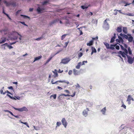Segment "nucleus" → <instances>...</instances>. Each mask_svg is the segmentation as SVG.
I'll use <instances>...</instances> for the list:
<instances>
[{"label":"nucleus","instance_id":"f257e3e1","mask_svg":"<svg viewBox=\"0 0 134 134\" xmlns=\"http://www.w3.org/2000/svg\"><path fill=\"white\" fill-rule=\"evenodd\" d=\"M124 37L128 40L129 42H131L133 41V37L131 35L128 34L127 35H124Z\"/></svg>","mask_w":134,"mask_h":134},{"label":"nucleus","instance_id":"f03ea898","mask_svg":"<svg viewBox=\"0 0 134 134\" xmlns=\"http://www.w3.org/2000/svg\"><path fill=\"white\" fill-rule=\"evenodd\" d=\"M14 108L15 110H17L19 111H28V109L25 107L20 108H17L15 107Z\"/></svg>","mask_w":134,"mask_h":134},{"label":"nucleus","instance_id":"7ed1b4c3","mask_svg":"<svg viewBox=\"0 0 134 134\" xmlns=\"http://www.w3.org/2000/svg\"><path fill=\"white\" fill-rule=\"evenodd\" d=\"M4 3L7 6H8L11 5H12L13 6H15L16 5L15 3L12 2L11 3L10 2H8L5 1H3Z\"/></svg>","mask_w":134,"mask_h":134},{"label":"nucleus","instance_id":"20e7f679","mask_svg":"<svg viewBox=\"0 0 134 134\" xmlns=\"http://www.w3.org/2000/svg\"><path fill=\"white\" fill-rule=\"evenodd\" d=\"M70 60V59L69 58H65L62 60L61 63L64 64H66Z\"/></svg>","mask_w":134,"mask_h":134},{"label":"nucleus","instance_id":"39448f33","mask_svg":"<svg viewBox=\"0 0 134 134\" xmlns=\"http://www.w3.org/2000/svg\"><path fill=\"white\" fill-rule=\"evenodd\" d=\"M131 100H132L133 101H134V99L132 98L131 95H129L128 96L127 98V101L128 102V104H131Z\"/></svg>","mask_w":134,"mask_h":134},{"label":"nucleus","instance_id":"423d86ee","mask_svg":"<svg viewBox=\"0 0 134 134\" xmlns=\"http://www.w3.org/2000/svg\"><path fill=\"white\" fill-rule=\"evenodd\" d=\"M62 124L64 125L65 127L66 128L67 125L68 123L64 118H63L62 120Z\"/></svg>","mask_w":134,"mask_h":134},{"label":"nucleus","instance_id":"0eeeda50","mask_svg":"<svg viewBox=\"0 0 134 134\" xmlns=\"http://www.w3.org/2000/svg\"><path fill=\"white\" fill-rule=\"evenodd\" d=\"M75 93H76L75 92L72 95H70L68 94H62L60 95V96H59V97H62L63 96H71L72 97H74L75 95Z\"/></svg>","mask_w":134,"mask_h":134},{"label":"nucleus","instance_id":"6e6552de","mask_svg":"<svg viewBox=\"0 0 134 134\" xmlns=\"http://www.w3.org/2000/svg\"><path fill=\"white\" fill-rule=\"evenodd\" d=\"M128 59V62L130 64H132L133 63V60L132 57L128 55H127Z\"/></svg>","mask_w":134,"mask_h":134},{"label":"nucleus","instance_id":"1a4fd4ad","mask_svg":"<svg viewBox=\"0 0 134 134\" xmlns=\"http://www.w3.org/2000/svg\"><path fill=\"white\" fill-rule=\"evenodd\" d=\"M61 82V83H63V82L65 83H67L68 84H69V82H68V81H66L65 80H64V81L60 80V81H57L56 82H53V80H52L51 81V82L53 84H55V83H57V82Z\"/></svg>","mask_w":134,"mask_h":134},{"label":"nucleus","instance_id":"9d476101","mask_svg":"<svg viewBox=\"0 0 134 134\" xmlns=\"http://www.w3.org/2000/svg\"><path fill=\"white\" fill-rule=\"evenodd\" d=\"M7 96L9 97L10 99L14 100H16L17 99H19L20 98L19 97H15L11 96L10 95L8 94H7Z\"/></svg>","mask_w":134,"mask_h":134},{"label":"nucleus","instance_id":"9b49d317","mask_svg":"<svg viewBox=\"0 0 134 134\" xmlns=\"http://www.w3.org/2000/svg\"><path fill=\"white\" fill-rule=\"evenodd\" d=\"M118 53L121 54L122 57L124 58H125L126 56V55L127 56V55H128L127 54L125 53L124 52H122L121 51H119Z\"/></svg>","mask_w":134,"mask_h":134},{"label":"nucleus","instance_id":"f8f14e48","mask_svg":"<svg viewBox=\"0 0 134 134\" xmlns=\"http://www.w3.org/2000/svg\"><path fill=\"white\" fill-rule=\"evenodd\" d=\"M44 8H41L40 7H38L37 9V11L38 13H40L42 12V11L44 10Z\"/></svg>","mask_w":134,"mask_h":134},{"label":"nucleus","instance_id":"ddd939ff","mask_svg":"<svg viewBox=\"0 0 134 134\" xmlns=\"http://www.w3.org/2000/svg\"><path fill=\"white\" fill-rule=\"evenodd\" d=\"M73 74L75 75H78L79 74V71L75 69H73Z\"/></svg>","mask_w":134,"mask_h":134},{"label":"nucleus","instance_id":"4468645a","mask_svg":"<svg viewBox=\"0 0 134 134\" xmlns=\"http://www.w3.org/2000/svg\"><path fill=\"white\" fill-rule=\"evenodd\" d=\"M44 37L45 36H44V35H42L40 37L35 39V40H36L40 41L41 40L43 39Z\"/></svg>","mask_w":134,"mask_h":134},{"label":"nucleus","instance_id":"2eb2a0df","mask_svg":"<svg viewBox=\"0 0 134 134\" xmlns=\"http://www.w3.org/2000/svg\"><path fill=\"white\" fill-rule=\"evenodd\" d=\"M106 107H104L101 110V111L102 112L103 115H105V113L106 111Z\"/></svg>","mask_w":134,"mask_h":134},{"label":"nucleus","instance_id":"dca6fc26","mask_svg":"<svg viewBox=\"0 0 134 134\" xmlns=\"http://www.w3.org/2000/svg\"><path fill=\"white\" fill-rule=\"evenodd\" d=\"M93 41L92 40H91L90 41L89 43H87V46H91L93 44Z\"/></svg>","mask_w":134,"mask_h":134},{"label":"nucleus","instance_id":"f3484780","mask_svg":"<svg viewBox=\"0 0 134 134\" xmlns=\"http://www.w3.org/2000/svg\"><path fill=\"white\" fill-rule=\"evenodd\" d=\"M81 65H82L81 62H80L78 63V64L76 66L75 68L77 69H79Z\"/></svg>","mask_w":134,"mask_h":134},{"label":"nucleus","instance_id":"a211bd4d","mask_svg":"<svg viewBox=\"0 0 134 134\" xmlns=\"http://www.w3.org/2000/svg\"><path fill=\"white\" fill-rule=\"evenodd\" d=\"M115 35H116V34L115 33L114 34V36L111 39V41H110V43H112L113 42L115 41Z\"/></svg>","mask_w":134,"mask_h":134},{"label":"nucleus","instance_id":"6ab92c4d","mask_svg":"<svg viewBox=\"0 0 134 134\" xmlns=\"http://www.w3.org/2000/svg\"><path fill=\"white\" fill-rule=\"evenodd\" d=\"M1 39L2 40V41H1V43H4L5 42L6 40V38L5 37H3L1 38Z\"/></svg>","mask_w":134,"mask_h":134},{"label":"nucleus","instance_id":"aec40b11","mask_svg":"<svg viewBox=\"0 0 134 134\" xmlns=\"http://www.w3.org/2000/svg\"><path fill=\"white\" fill-rule=\"evenodd\" d=\"M110 46H111L110 47L109 49L113 50L115 49L114 47H115L116 46V44H115L114 45L111 44Z\"/></svg>","mask_w":134,"mask_h":134},{"label":"nucleus","instance_id":"412c9836","mask_svg":"<svg viewBox=\"0 0 134 134\" xmlns=\"http://www.w3.org/2000/svg\"><path fill=\"white\" fill-rule=\"evenodd\" d=\"M122 31L125 34H127V30L126 27H123Z\"/></svg>","mask_w":134,"mask_h":134},{"label":"nucleus","instance_id":"4be33fe9","mask_svg":"<svg viewBox=\"0 0 134 134\" xmlns=\"http://www.w3.org/2000/svg\"><path fill=\"white\" fill-rule=\"evenodd\" d=\"M104 44L106 46V48L107 49H109L110 47L109 44V43L106 42L104 43Z\"/></svg>","mask_w":134,"mask_h":134},{"label":"nucleus","instance_id":"5701e85b","mask_svg":"<svg viewBox=\"0 0 134 134\" xmlns=\"http://www.w3.org/2000/svg\"><path fill=\"white\" fill-rule=\"evenodd\" d=\"M117 31L119 32H120L122 31V28L121 27H119L117 28L116 30Z\"/></svg>","mask_w":134,"mask_h":134},{"label":"nucleus","instance_id":"b1692460","mask_svg":"<svg viewBox=\"0 0 134 134\" xmlns=\"http://www.w3.org/2000/svg\"><path fill=\"white\" fill-rule=\"evenodd\" d=\"M91 49L92 52L95 53H96L97 52L96 50V49L94 47H91Z\"/></svg>","mask_w":134,"mask_h":134},{"label":"nucleus","instance_id":"393cba45","mask_svg":"<svg viewBox=\"0 0 134 134\" xmlns=\"http://www.w3.org/2000/svg\"><path fill=\"white\" fill-rule=\"evenodd\" d=\"M118 38H119L120 42V43L121 42L123 43V42H124V40L120 36H119Z\"/></svg>","mask_w":134,"mask_h":134},{"label":"nucleus","instance_id":"a878e982","mask_svg":"<svg viewBox=\"0 0 134 134\" xmlns=\"http://www.w3.org/2000/svg\"><path fill=\"white\" fill-rule=\"evenodd\" d=\"M83 115L86 116L87 115V112L86 110H84L83 112Z\"/></svg>","mask_w":134,"mask_h":134},{"label":"nucleus","instance_id":"bb28decb","mask_svg":"<svg viewBox=\"0 0 134 134\" xmlns=\"http://www.w3.org/2000/svg\"><path fill=\"white\" fill-rule=\"evenodd\" d=\"M49 1V0H47L44 1L42 2V4L43 5H46V4L48 3Z\"/></svg>","mask_w":134,"mask_h":134},{"label":"nucleus","instance_id":"cd10ccee","mask_svg":"<svg viewBox=\"0 0 134 134\" xmlns=\"http://www.w3.org/2000/svg\"><path fill=\"white\" fill-rule=\"evenodd\" d=\"M57 21L56 20H54L50 22L49 23V25L50 26L51 25H52L54 24Z\"/></svg>","mask_w":134,"mask_h":134},{"label":"nucleus","instance_id":"c85d7f7f","mask_svg":"<svg viewBox=\"0 0 134 134\" xmlns=\"http://www.w3.org/2000/svg\"><path fill=\"white\" fill-rule=\"evenodd\" d=\"M20 121L21 123L24 124L25 125H26L27 127H28L29 128V125L28 124L27 122H22V121H21V120H20Z\"/></svg>","mask_w":134,"mask_h":134},{"label":"nucleus","instance_id":"c756f323","mask_svg":"<svg viewBox=\"0 0 134 134\" xmlns=\"http://www.w3.org/2000/svg\"><path fill=\"white\" fill-rule=\"evenodd\" d=\"M42 57V56H40L36 57L35 58L34 61L40 59Z\"/></svg>","mask_w":134,"mask_h":134},{"label":"nucleus","instance_id":"7c9ffc66","mask_svg":"<svg viewBox=\"0 0 134 134\" xmlns=\"http://www.w3.org/2000/svg\"><path fill=\"white\" fill-rule=\"evenodd\" d=\"M7 30V29H5L4 30H0V32L1 33H3V32H4V34H6V32Z\"/></svg>","mask_w":134,"mask_h":134},{"label":"nucleus","instance_id":"2f4dec72","mask_svg":"<svg viewBox=\"0 0 134 134\" xmlns=\"http://www.w3.org/2000/svg\"><path fill=\"white\" fill-rule=\"evenodd\" d=\"M67 34H64L62 36L61 39L62 40H63L65 38L66 36L67 35Z\"/></svg>","mask_w":134,"mask_h":134},{"label":"nucleus","instance_id":"473e14b6","mask_svg":"<svg viewBox=\"0 0 134 134\" xmlns=\"http://www.w3.org/2000/svg\"><path fill=\"white\" fill-rule=\"evenodd\" d=\"M78 55L79 58H80L83 55V53L82 52H80L78 53Z\"/></svg>","mask_w":134,"mask_h":134},{"label":"nucleus","instance_id":"72a5a7b5","mask_svg":"<svg viewBox=\"0 0 134 134\" xmlns=\"http://www.w3.org/2000/svg\"><path fill=\"white\" fill-rule=\"evenodd\" d=\"M128 50L129 54L131 55L132 54V52L130 48V47L128 48Z\"/></svg>","mask_w":134,"mask_h":134},{"label":"nucleus","instance_id":"f704fd0d","mask_svg":"<svg viewBox=\"0 0 134 134\" xmlns=\"http://www.w3.org/2000/svg\"><path fill=\"white\" fill-rule=\"evenodd\" d=\"M81 7L83 9H85L87 8L88 7H86L82 5L81 6Z\"/></svg>","mask_w":134,"mask_h":134},{"label":"nucleus","instance_id":"c9c22d12","mask_svg":"<svg viewBox=\"0 0 134 134\" xmlns=\"http://www.w3.org/2000/svg\"><path fill=\"white\" fill-rule=\"evenodd\" d=\"M56 124L57 126H59L61 124V123L60 122H57Z\"/></svg>","mask_w":134,"mask_h":134},{"label":"nucleus","instance_id":"e433bc0d","mask_svg":"<svg viewBox=\"0 0 134 134\" xmlns=\"http://www.w3.org/2000/svg\"><path fill=\"white\" fill-rule=\"evenodd\" d=\"M124 51V53H125L127 54H128V52L127 49L126 48H124L123 50Z\"/></svg>","mask_w":134,"mask_h":134},{"label":"nucleus","instance_id":"4c0bfd02","mask_svg":"<svg viewBox=\"0 0 134 134\" xmlns=\"http://www.w3.org/2000/svg\"><path fill=\"white\" fill-rule=\"evenodd\" d=\"M56 97V94H54L52 95L51 96V97H53L54 99H55Z\"/></svg>","mask_w":134,"mask_h":134},{"label":"nucleus","instance_id":"58836bf2","mask_svg":"<svg viewBox=\"0 0 134 134\" xmlns=\"http://www.w3.org/2000/svg\"><path fill=\"white\" fill-rule=\"evenodd\" d=\"M85 63H87V61H83L82 62V63H81V65H85Z\"/></svg>","mask_w":134,"mask_h":134},{"label":"nucleus","instance_id":"ea45409f","mask_svg":"<svg viewBox=\"0 0 134 134\" xmlns=\"http://www.w3.org/2000/svg\"><path fill=\"white\" fill-rule=\"evenodd\" d=\"M52 58V57H51L49 58L47 60V62H46V63H47L48 62H49V61Z\"/></svg>","mask_w":134,"mask_h":134},{"label":"nucleus","instance_id":"a19ab883","mask_svg":"<svg viewBox=\"0 0 134 134\" xmlns=\"http://www.w3.org/2000/svg\"><path fill=\"white\" fill-rule=\"evenodd\" d=\"M16 33H17V34L19 35V36H20V37L19 38V39L20 40H21V37H22V36H21L20 35V34H19V33H18V32H15Z\"/></svg>","mask_w":134,"mask_h":134},{"label":"nucleus","instance_id":"79ce46f5","mask_svg":"<svg viewBox=\"0 0 134 134\" xmlns=\"http://www.w3.org/2000/svg\"><path fill=\"white\" fill-rule=\"evenodd\" d=\"M69 43V41H68L67 42H66L65 43V46L64 47L66 48L67 46L68 43Z\"/></svg>","mask_w":134,"mask_h":134},{"label":"nucleus","instance_id":"37998d69","mask_svg":"<svg viewBox=\"0 0 134 134\" xmlns=\"http://www.w3.org/2000/svg\"><path fill=\"white\" fill-rule=\"evenodd\" d=\"M72 70H70L68 72V74L70 75L72 74Z\"/></svg>","mask_w":134,"mask_h":134},{"label":"nucleus","instance_id":"c03bdc74","mask_svg":"<svg viewBox=\"0 0 134 134\" xmlns=\"http://www.w3.org/2000/svg\"><path fill=\"white\" fill-rule=\"evenodd\" d=\"M20 22V23H21L22 24L24 25L25 26H28L27 25V24H26L25 23V22Z\"/></svg>","mask_w":134,"mask_h":134},{"label":"nucleus","instance_id":"a18cd8bd","mask_svg":"<svg viewBox=\"0 0 134 134\" xmlns=\"http://www.w3.org/2000/svg\"><path fill=\"white\" fill-rule=\"evenodd\" d=\"M116 49L117 50H119L120 49V47L119 46L116 45V46L115 47Z\"/></svg>","mask_w":134,"mask_h":134},{"label":"nucleus","instance_id":"49530a36","mask_svg":"<svg viewBox=\"0 0 134 134\" xmlns=\"http://www.w3.org/2000/svg\"><path fill=\"white\" fill-rule=\"evenodd\" d=\"M8 88L9 89H11V90H13V88L12 86H9V87H8Z\"/></svg>","mask_w":134,"mask_h":134},{"label":"nucleus","instance_id":"de8ad7c7","mask_svg":"<svg viewBox=\"0 0 134 134\" xmlns=\"http://www.w3.org/2000/svg\"><path fill=\"white\" fill-rule=\"evenodd\" d=\"M118 11L120 13H122V12H121V10H116V9H115L114 10V11Z\"/></svg>","mask_w":134,"mask_h":134},{"label":"nucleus","instance_id":"09e8293b","mask_svg":"<svg viewBox=\"0 0 134 134\" xmlns=\"http://www.w3.org/2000/svg\"><path fill=\"white\" fill-rule=\"evenodd\" d=\"M20 15L21 16H23V17L24 18H27L28 17L27 16H26V15Z\"/></svg>","mask_w":134,"mask_h":134},{"label":"nucleus","instance_id":"8fccbe9b","mask_svg":"<svg viewBox=\"0 0 134 134\" xmlns=\"http://www.w3.org/2000/svg\"><path fill=\"white\" fill-rule=\"evenodd\" d=\"M121 107H123L125 109H126V105H125L124 104H123L122 105H121Z\"/></svg>","mask_w":134,"mask_h":134},{"label":"nucleus","instance_id":"3c124183","mask_svg":"<svg viewBox=\"0 0 134 134\" xmlns=\"http://www.w3.org/2000/svg\"><path fill=\"white\" fill-rule=\"evenodd\" d=\"M119 45H120L121 49L123 50L124 49V47L120 44H119Z\"/></svg>","mask_w":134,"mask_h":134},{"label":"nucleus","instance_id":"603ef678","mask_svg":"<svg viewBox=\"0 0 134 134\" xmlns=\"http://www.w3.org/2000/svg\"><path fill=\"white\" fill-rule=\"evenodd\" d=\"M6 15L7 16V17L10 20H12L10 18V17H9V15L8 14H6Z\"/></svg>","mask_w":134,"mask_h":134},{"label":"nucleus","instance_id":"864d4df0","mask_svg":"<svg viewBox=\"0 0 134 134\" xmlns=\"http://www.w3.org/2000/svg\"><path fill=\"white\" fill-rule=\"evenodd\" d=\"M0 92L1 94H3V90L2 89L1 90Z\"/></svg>","mask_w":134,"mask_h":134},{"label":"nucleus","instance_id":"5fc2aeb1","mask_svg":"<svg viewBox=\"0 0 134 134\" xmlns=\"http://www.w3.org/2000/svg\"><path fill=\"white\" fill-rule=\"evenodd\" d=\"M124 46L125 47L124 48L126 49L127 47V45L126 44H124Z\"/></svg>","mask_w":134,"mask_h":134},{"label":"nucleus","instance_id":"6e6d98bb","mask_svg":"<svg viewBox=\"0 0 134 134\" xmlns=\"http://www.w3.org/2000/svg\"><path fill=\"white\" fill-rule=\"evenodd\" d=\"M7 93H8L10 94L11 95H12V94L9 91H8L7 90Z\"/></svg>","mask_w":134,"mask_h":134},{"label":"nucleus","instance_id":"4d7b16f0","mask_svg":"<svg viewBox=\"0 0 134 134\" xmlns=\"http://www.w3.org/2000/svg\"><path fill=\"white\" fill-rule=\"evenodd\" d=\"M33 10V8H30L29 10L30 12H32Z\"/></svg>","mask_w":134,"mask_h":134},{"label":"nucleus","instance_id":"13d9d810","mask_svg":"<svg viewBox=\"0 0 134 134\" xmlns=\"http://www.w3.org/2000/svg\"><path fill=\"white\" fill-rule=\"evenodd\" d=\"M53 72L54 73H55L56 76H58V74L57 73V72L55 73V72L53 71Z\"/></svg>","mask_w":134,"mask_h":134},{"label":"nucleus","instance_id":"bf43d9fd","mask_svg":"<svg viewBox=\"0 0 134 134\" xmlns=\"http://www.w3.org/2000/svg\"><path fill=\"white\" fill-rule=\"evenodd\" d=\"M20 11L21 10H18L16 13V15H17Z\"/></svg>","mask_w":134,"mask_h":134},{"label":"nucleus","instance_id":"052dcab7","mask_svg":"<svg viewBox=\"0 0 134 134\" xmlns=\"http://www.w3.org/2000/svg\"><path fill=\"white\" fill-rule=\"evenodd\" d=\"M63 72V70L61 71L60 70H59L58 71V72L59 73H62Z\"/></svg>","mask_w":134,"mask_h":134},{"label":"nucleus","instance_id":"680f3d73","mask_svg":"<svg viewBox=\"0 0 134 134\" xmlns=\"http://www.w3.org/2000/svg\"><path fill=\"white\" fill-rule=\"evenodd\" d=\"M57 88L58 89H59L60 90H62V88L61 87H60L59 86H58L57 87Z\"/></svg>","mask_w":134,"mask_h":134},{"label":"nucleus","instance_id":"e2e57ef3","mask_svg":"<svg viewBox=\"0 0 134 134\" xmlns=\"http://www.w3.org/2000/svg\"><path fill=\"white\" fill-rule=\"evenodd\" d=\"M107 19L105 20L104 21V24H107Z\"/></svg>","mask_w":134,"mask_h":134},{"label":"nucleus","instance_id":"0e129e2a","mask_svg":"<svg viewBox=\"0 0 134 134\" xmlns=\"http://www.w3.org/2000/svg\"><path fill=\"white\" fill-rule=\"evenodd\" d=\"M8 46L9 49H11L13 48V47L11 46L8 45Z\"/></svg>","mask_w":134,"mask_h":134},{"label":"nucleus","instance_id":"69168bd1","mask_svg":"<svg viewBox=\"0 0 134 134\" xmlns=\"http://www.w3.org/2000/svg\"><path fill=\"white\" fill-rule=\"evenodd\" d=\"M98 38L97 36L95 38H92V39L93 40H95L96 39H98Z\"/></svg>","mask_w":134,"mask_h":134},{"label":"nucleus","instance_id":"338daca9","mask_svg":"<svg viewBox=\"0 0 134 134\" xmlns=\"http://www.w3.org/2000/svg\"><path fill=\"white\" fill-rule=\"evenodd\" d=\"M9 113H10L12 115H13V116H14V115L13 114V113L11 111H10L9 112Z\"/></svg>","mask_w":134,"mask_h":134},{"label":"nucleus","instance_id":"774afa93","mask_svg":"<svg viewBox=\"0 0 134 134\" xmlns=\"http://www.w3.org/2000/svg\"><path fill=\"white\" fill-rule=\"evenodd\" d=\"M14 116L15 117V118H19V117L18 115H14Z\"/></svg>","mask_w":134,"mask_h":134}]
</instances>
